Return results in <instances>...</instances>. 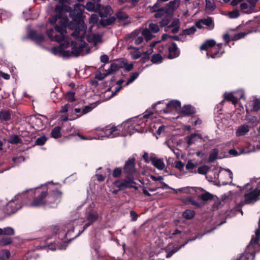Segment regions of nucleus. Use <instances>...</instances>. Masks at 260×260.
<instances>
[{
  "mask_svg": "<svg viewBox=\"0 0 260 260\" xmlns=\"http://www.w3.org/2000/svg\"><path fill=\"white\" fill-rule=\"evenodd\" d=\"M84 44H81L79 47L77 46L76 43L73 44L72 47V51L66 50V49L69 47V43L68 42H64L61 43L58 46L53 47L51 48V52L55 55H59L66 57H69L74 55L75 56H78L82 52L83 48L85 47L86 43L84 42Z\"/></svg>",
  "mask_w": 260,
  "mask_h": 260,
  "instance_id": "1",
  "label": "nucleus"
},
{
  "mask_svg": "<svg viewBox=\"0 0 260 260\" xmlns=\"http://www.w3.org/2000/svg\"><path fill=\"white\" fill-rule=\"evenodd\" d=\"M136 184L134 176L128 175H125L124 179H117L113 182V185L119 188V190H123L126 188H134L137 190L138 187L136 186Z\"/></svg>",
  "mask_w": 260,
  "mask_h": 260,
  "instance_id": "2",
  "label": "nucleus"
},
{
  "mask_svg": "<svg viewBox=\"0 0 260 260\" xmlns=\"http://www.w3.org/2000/svg\"><path fill=\"white\" fill-rule=\"evenodd\" d=\"M35 197L30 203V206L40 208L46 206L47 190H43L41 188H37L35 191Z\"/></svg>",
  "mask_w": 260,
  "mask_h": 260,
  "instance_id": "3",
  "label": "nucleus"
},
{
  "mask_svg": "<svg viewBox=\"0 0 260 260\" xmlns=\"http://www.w3.org/2000/svg\"><path fill=\"white\" fill-rule=\"evenodd\" d=\"M259 195L260 192L257 188L253 189L249 192L245 193L244 196L245 198L244 201L241 202L239 204L236 206L235 209L237 211L240 212L241 214H243L242 207L244 205V204H249L256 202L258 200Z\"/></svg>",
  "mask_w": 260,
  "mask_h": 260,
  "instance_id": "4",
  "label": "nucleus"
},
{
  "mask_svg": "<svg viewBox=\"0 0 260 260\" xmlns=\"http://www.w3.org/2000/svg\"><path fill=\"white\" fill-rule=\"evenodd\" d=\"M62 192L58 190L48 192L46 196V206L49 208H56L60 202Z\"/></svg>",
  "mask_w": 260,
  "mask_h": 260,
  "instance_id": "5",
  "label": "nucleus"
},
{
  "mask_svg": "<svg viewBox=\"0 0 260 260\" xmlns=\"http://www.w3.org/2000/svg\"><path fill=\"white\" fill-rule=\"evenodd\" d=\"M70 9V7L69 6H59L56 5L54 11L56 13V15L53 16L49 19V23L51 25H55L58 19H59L62 17L63 11H68Z\"/></svg>",
  "mask_w": 260,
  "mask_h": 260,
  "instance_id": "6",
  "label": "nucleus"
},
{
  "mask_svg": "<svg viewBox=\"0 0 260 260\" xmlns=\"http://www.w3.org/2000/svg\"><path fill=\"white\" fill-rule=\"evenodd\" d=\"M135 158L129 157L125 162L123 167V173L128 176H134L136 172L135 168Z\"/></svg>",
  "mask_w": 260,
  "mask_h": 260,
  "instance_id": "7",
  "label": "nucleus"
},
{
  "mask_svg": "<svg viewBox=\"0 0 260 260\" xmlns=\"http://www.w3.org/2000/svg\"><path fill=\"white\" fill-rule=\"evenodd\" d=\"M22 208L21 204L18 201L11 200L4 207V212L8 215L16 213Z\"/></svg>",
  "mask_w": 260,
  "mask_h": 260,
  "instance_id": "8",
  "label": "nucleus"
},
{
  "mask_svg": "<svg viewBox=\"0 0 260 260\" xmlns=\"http://www.w3.org/2000/svg\"><path fill=\"white\" fill-rule=\"evenodd\" d=\"M81 23L82 22H75L73 20L70 22H68L67 27L70 29L75 30V31L72 33L71 35L76 39H82L84 38L83 35L81 34L80 32V30H82L79 28V25L81 24Z\"/></svg>",
  "mask_w": 260,
  "mask_h": 260,
  "instance_id": "9",
  "label": "nucleus"
},
{
  "mask_svg": "<svg viewBox=\"0 0 260 260\" xmlns=\"http://www.w3.org/2000/svg\"><path fill=\"white\" fill-rule=\"evenodd\" d=\"M196 109L191 105H185L178 112L181 117L191 116L196 113Z\"/></svg>",
  "mask_w": 260,
  "mask_h": 260,
  "instance_id": "10",
  "label": "nucleus"
},
{
  "mask_svg": "<svg viewBox=\"0 0 260 260\" xmlns=\"http://www.w3.org/2000/svg\"><path fill=\"white\" fill-rule=\"evenodd\" d=\"M187 243L188 241H186L179 246L171 244H168L165 248V251L167 253L166 257L167 258L171 257L175 253L178 251L181 248L183 247Z\"/></svg>",
  "mask_w": 260,
  "mask_h": 260,
  "instance_id": "11",
  "label": "nucleus"
},
{
  "mask_svg": "<svg viewBox=\"0 0 260 260\" xmlns=\"http://www.w3.org/2000/svg\"><path fill=\"white\" fill-rule=\"evenodd\" d=\"M104 133L108 138H114L120 135L121 131L115 126H107L104 129Z\"/></svg>",
  "mask_w": 260,
  "mask_h": 260,
  "instance_id": "12",
  "label": "nucleus"
},
{
  "mask_svg": "<svg viewBox=\"0 0 260 260\" xmlns=\"http://www.w3.org/2000/svg\"><path fill=\"white\" fill-rule=\"evenodd\" d=\"M173 109L176 110L181 109V102L178 100H171L167 105L165 108L163 109L164 113H169L172 112Z\"/></svg>",
  "mask_w": 260,
  "mask_h": 260,
  "instance_id": "13",
  "label": "nucleus"
},
{
  "mask_svg": "<svg viewBox=\"0 0 260 260\" xmlns=\"http://www.w3.org/2000/svg\"><path fill=\"white\" fill-rule=\"evenodd\" d=\"M47 34L48 36V37L51 39L52 41H54L57 42H60L62 41H63L64 39V34H55L53 28H49L47 30Z\"/></svg>",
  "mask_w": 260,
  "mask_h": 260,
  "instance_id": "14",
  "label": "nucleus"
},
{
  "mask_svg": "<svg viewBox=\"0 0 260 260\" xmlns=\"http://www.w3.org/2000/svg\"><path fill=\"white\" fill-rule=\"evenodd\" d=\"M67 13H69V16L72 19L73 21L75 22H83L81 13L78 12L75 10H72L71 7H70L69 11H63L64 14H67Z\"/></svg>",
  "mask_w": 260,
  "mask_h": 260,
  "instance_id": "15",
  "label": "nucleus"
},
{
  "mask_svg": "<svg viewBox=\"0 0 260 260\" xmlns=\"http://www.w3.org/2000/svg\"><path fill=\"white\" fill-rule=\"evenodd\" d=\"M169 59H173L177 57L180 54V51L179 50L177 44L172 42L171 46L169 47Z\"/></svg>",
  "mask_w": 260,
  "mask_h": 260,
  "instance_id": "16",
  "label": "nucleus"
},
{
  "mask_svg": "<svg viewBox=\"0 0 260 260\" xmlns=\"http://www.w3.org/2000/svg\"><path fill=\"white\" fill-rule=\"evenodd\" d=\"M150 160L151 164L159 170H162L165 167V165L163 160L162 159L157 158L152 154L151 155Z\"/></svg>",
  "mask_w": 260,
  "mask_h": 260,
  "instance_id": "17",
  "label": "nucleus"
},
{
  "mask_svg": "<svg viewBox=\"0 0 260 260\" xmlns=\"http://www.w3.org/2000/svg\"><path fill=\"white\" fill-rule=\"evenodd\" d=\"M29 37L37 43H41L45 41V37L42 34H38L34 30L29 32Z\"/></svg>",
  "mask_w": 260,
  "mask_h": 260,
  "instance_id": "18",
  "label": "nucleus"
},
{
  "mask_svg": "<svg viewBox=\"0 0 260 260\" xmlns=\"http://www.w3.org/2000/svg\"><path fill=\"white\" fill-rule=\"evenodd\" d=\"M224 52V50L220 51L214 47L212 48L211 51L207 52L206 56L208 58L211 57L214 59L216 58H219L222 56Z\"/></svg>",
  "mask_w": 260,
  "mask_h": 260,
  "instance_id": "19",
  "label": "nucleus"
},
{
  "mask_svg": "<svg viewBox=\"0 0 260 260\" xmlns=\"http://www.w3.org/2000/svg\"><path fill=\"white\" fill-rule=\"evenodd\" d=\"M216 45V41L213 39L206 40L200 46L201 50L207 51L209 48H212Z\"/></svg>",
  "mask_w": 260,
  "mask_h": 260,
  "instance_id": "20",
  "label": "nucleus"
},
{
  "mask_svg": "<svg viewBox=\"0 0 260 260\" xmlns=\"http://www.w3.org/2000/svg\"><path fill=\"white\" fill-rule=\"evenodd\" d=\"M116 18L114 16H111L107 19H101L99 21V24L103 27L107 26L112 25L115 23Z\"/></svg>",
  "mask_w": 260,
  "mask_h": 260,
  "instance_id": "21",
  "label": "nucleus"
},
{
  "mask_svg": "<svg viewBox=\"0 0 260 260\" xmlns=\"http://www.w3.org/2000/svg\"><path fill=\"white\" fill-rule=\"evenodd\" d=\"M249 131V127L248 125L243 124L240 126L236 130V134L237 136H242L245 135Z\"/></svg>",
  "mask_w": 260,
  "mask_h": 260,
  "instance_id": "22",
  "label": "nucleus"
},
{
  "mask_svg": "<svg viewBox=\"0 0 260 260\" xmlns=\"http://www.w3.org/2000/svg\"><path fill=\"white\" fill-rule=\"evenodd\" d=\"M113 10L111 7L110 6H106L103 7L101 12H100V16L101 18H106L108 15L112 14Z\"/></svg>",
  "mask_w": 260,
  "mask_h": 260,
  "instance_id": "23",
  "label": "nucleus"
},
{
  "mask_svg": "<svg viewBox=\"0 0 260 260\" xmlns=\"http://www.w3.org/2000/svg\"><path fill=\"white\" fill-rule=\"evenodd\" d=\"M172 18V16L171 15H170L169 14H166L162 19L158 22L159 26L162 27L167 26V25H168L171 22Z\"/></svg>",
  "mask_w": 260,
  "mask_h": 260,
  "instance_id": "24",
  "label": "nucleus"
},
{
  "mask_svg": "<svg viewBox=\"0 0 260 260\" xmlns=\"http://www.w3.org/2000/svg\"><path fill=\"white\" fill-rule=\"evenodd\" d=\"M11 119V113L9 110H2L0 111V120L1 122L8 121Z\"/></svg>",
  "mask_w": 260,
  "mask_h": 260,
  "instance_id": "25",
  "label": "nucleus"
},
{
  "mask_svg": "<svg viewBox=\"0 0 260 260\" xmlns=\"http://www.w3.org/2000/svg\"><path fill=\"white\" fill-rule=\"evenodd\" d=\"M99 215L96 211H91L88 213L87 215V221L90 222V223H93L95 221L98 219Z\"/></svg>",
  "mask_w": 260,
  "mask_h": 260,
  "instance_id": "26",
  "label": "nucleus"
},
{
  "mask_svg": "<svg viewBox=\"0 0 260 260\" xmlns=\"http://www.w3.org/2000/svg\"><path fill=\"white\" fill-rule=\"evenodd\" d=\"M116 19H117L119 21L124 20L129 18V16L122 10H118L115 14Z\"/></svg>",
  "mask_w": 260,
  "mask_h": 260,
  "instance_id": "27",
  "label": "nucleus"
},
{
  "mask_svg": "<svg viewBox=\"0 0 260 260\" xmlns=\"http://www.w3.org/2000/svg\"><path fill=\"white\" fill-rule=\"evenodd\" d=\"M224 100L231 102L233 104L236 105L238 102V98L235 97L232 93H225L224 94Z\"/></svg>",
  "mask_w": 260,
  "mask_h": 260,
  "instance_id": "28",
  "label": "nucleus"
},
{
  "mask_svg": "<svg viewBox=\"0 0 260 260\" xmlns=\"http://www.w3.org/2000/svg\"><path fill=\"white\" fill-rule=\"evenodd\" d=\"M202 24L208 27L209 30H212L214 27L213 20L211 17L202 19Z\"/></svg>",
  "mask_w": 260,
  "mask_h": 260,
  "instance_id": "29",
  "label": "nucleus"
},
{
  "mask_svg": "<svg viewBox=\"0 0 260 260\" xmlns=\"http://www.w3.org/2000/svg\"><path fill=\"white\" fill-rule=\"evenodd\" d=\"M255 258V253L253 252H245L243 253L241 256L236 260H254Z\"/></svg>",
  "mask_w": 260,
  "mask_h": 260,
  "instance_id": "30",
  "label": "nucleus"
},
{
  "mask_svg": "<svg viewBox=\"0 0 260 260\" xmlns=\"http://www.w3.org/2000/svg\"><path fill=\"white\" fill-rule=\"evenodd\" d=\"M168 14V9L167 8V7H162L160 9H159L157 12H156L154 14V17L156 18H163L164 16Z\"/></svg>",
  "mask_w": 260,
  "mask_h": 260,
  "instance_id": "31",
  "label": "nucleus"
},
{
  "mask_svg": "<svg viewBox=\"0 0 260 260\" xmlns=\"http://www.w3.org/2000/svg\"><path fill=\"white\" fill-rule=\"evenodd\" d=\"M8 143L11 144H22V140L18 135H12L8 140Z\"/></svg>",
  "mask_w": 260,
  "mask_h": 260,
  "instance_id": "32",
  "label": "nucleus"
},
{
  "mask_svg": "<svg viewBox=\"0 0 260 260\" xmlns=\"http://www.w3.org/2000/svg\"><path fill=\"white\" fill-rule=\"evenodd\" d=\"M61 127L60 126H56L53 128L51 132V136L55 139L59 138L61 136Z\"/></svg>",
  "mask_w": 260,
  "mask_h": 260,
  "instance_id": "33",
  "label": "nucleus"
},
{
  "mask_svg": "<svg viewBox=\"0 0 260 260\" xmlns=\"http://www.w3.org/2000/svg\"><path fill=\"white\" fill-rule=\"evenodd\" d=\"M240 9L242 11V13L246 14H250L253 11L251 7L246 3H241L240 5Z\"/></svg>",
  "mask_w": 260,
  "mask_h": 260,
  "instance_id": "34",
  "label": "nucleus"
},
{
  "mask_svg": "<svg viewBox=\"0 0 260 260\" xmlns=\"http://www.w3.org/2000/svg\"><path fill=\"white\" fill-rule=\"evenodd\" d=\"M59 19L60 20L58 22V24L67 30L68 22L69 21L68 15L63 13L62 17H60Z\"/></svg>",
  "mask_w": 260,
  "mask_h": 260,
  "instance_id": "35",
  "label": "nucleus"
},
{
  "mask_svg": "<svg viewBox=\"0 0 260 260\" xmlns=\"http://www.w3.org/2000/svg\"><path fill=\"white\" fill-rule=\"evenodd\" d=\"M215 197L209 192H206L200 194L199 198L203 201H208L213 200L215 199Z\"/></svg>",
  "mask_w": 260,
  "mask_h": 260,
  "instance_id": "36",
  "label": "nucleus"
},
{
  "mask_svg": "<svg viewBox=\"0 0 260 260\" xmlns=\"http://www.w3.org/2000/svg\"><path fill=\"white\" fill-rule=\"evenodd\" d=\"M15 234L14 230L11 227H6L4 229L0 228L1 235H9L12 236Z\"/></svg>",
  "mask_w": 260,
  "mask_h": 260,
  "instance_id": "37",
  "label": "nucleus"
},
{
  "mask_svg": "<svg viewBox=\"0 0 260 260\" xmlns=\"http://www.w3.org/2000/svg\"><path fill=\"white\" fill-rule=\"evenodd\" d=\"M196 213L192 210L186 209L182 213V216L186 219L190 220L195 216Z\"/></svg>",
  "mask_w": 260,
  "mask_h": 260,
  "instance_id": "38",
  "label": "nucleus"
},
{
  "mask_svg": "<svg viewBox=\"0 0 260 260\" xmlns=\"http://www.w3.org/2000/svg\"><path fill=\"white\" fill-rule=\"evenodd\" d=\"M120 68L121 67L118 64L113 63L110 65V67L108 70H106L105 72H107V75H109L115 73L118 71Z\"/></svg>",
  "mask_w": 260,
  "mask_h": 260,
  "instance_id": "39",
  "label": "nucleus"
},
{
  "mask_svg": "<svg viewBox=\"0 0 260 260\" xmlns=\"http://www.w3.org/2000/svg\"><path fill=\"white\" fill-rule=\"evenodd\" d=\"M218 154V149L216 148L213 149L210 154H209L208 161L209 162H214L217 157Z\"/></svg>",
  "mask_w": 260,
  "mask_h": 260,
  "instance_id": "40",
  "label": "nucleus"
},
{
  "mask_svg": "<svg viewBox=\"0 0 260 260\" xmlns=\"http://www.w3.org/2000/svg\"><path fill=\"white\" fill-rule=\"evenodd\" d=\"M163 58L159 53H155L152 55L151 58V61L153 63H160L162 62Z\"/></svg>",
  "mask_w": 260,
  "mask_h": 260,
  "instance_id": "41",
  "label": "nucleus"
},
{
  "mask_svg": "<svg viewBox=\"0 0 260 260\" xmlns=\"http://www.w3.org/2000/svg\"><path fill=\"white\" fill-rule=\"evenodd\" d=\"M180 3L179 0H173L170 1L167 5L168 11L171 10L172 12L174 11Z\"/></svg>",
  "mask_w": 260,
  "mask_h": 260,
  "instance_id": "42",
  "label": "nucleus"
},
{
  "mask_svg": "<svg viewBox=\"0 0 260 260\" xmlns=\"http://www.w3.org/2000/svg\"><path fill=\"white\" fill-rule=\"evenodd\" d=\"M252 108L251 111L257 112L260 109V100L256 99L251 102Z\"/></svg>",
  "mask_w": 260,
  "mask_h": 260,
  "instance_id": "43",
  "label": "nucleus"
},
{
  "mask_svg": "<svg viewBox=\"0 0 260 260\" xmlns=\"http://www.w3.org/2000/svg\"><path fill=\"white\" fill-rule=\"evenodd\" d=\"M209 169V167L207 166H202L201 167H199L197 170V171H191V173H199L202 175H205L207 173Z\"/></svg>",
  "mask_w": 260,
  "mask_h": 260,
  "instance_id": "44",
  "label": "nucleus"
},
{
  "mask_svg": "<svg viewBox=\"0 0 260 260\" xmlns=\"http://www.w3.org/2000/svg\"><path fill=\"white\" fill-rule=\"evenodd\" d=\"M206 10L213 11L216 8L214 0H205Z\"/></svg>",
  "mask_w": 260,
  "mask_h": 260,
  "instance_id": "45",
  "label": "nucleus"
},
{
  "mask_svg": "<svg viewBox=\"0 0 260 260\" xmlns=\"http://www.w3.org/2000/svg\"><path fill=\"white\" fill-rule=\"evenodd\" d=\"M48 140V138L45 136H42L38 138L35 142V145L42 146L44 145Z\"/></svg>",
  "mask_w": 260,
  "mask_h": 260,
  "instance_id": "46",
  "label": "nucleus"
},
{
  "mask_svg": "<svg viewBox=\"0 0 260 260\" xmlns=\"http://www.w3.org/2000/svg\"><path fill=\"white\" fill-rule=\"evenodd\" d=\"M197 29L195 26L183 29L180 35H190L195 33Z\"/></svg>",
  "mask_w": 260,
  "mask_h": 260,
  "instance_id": "47",
  "label": "nucleus"
},
{
  "mask_svg": "<svg viewBox=\"0 0 260 260\" xmlns=\"http://www.w3.org/2000/svg\"><path fill=\"white\" fill-rule=\"evenodd\" d=\"M122 174V169L120 167L115 168L112 172V176L114 178H118Z\"/></svg>",
  "mask_w": 260,
  "mask_h": 260,
  "instance_id": "48",
  "label": "nucleus"
},
{
  "mask_svg": "<svg viewBox=\"0 0 260 260\" xmlns=\"http://www.w3.org/2000/svg\"><path fill=\"white\" fill-rule=\"evenodd\" d=\"M12 242V239L10 237H4L0 240V245L4 246L10 244Z\"/></svg>",
  "mask_w": 260,
  "mask_h": 260,
  "instance_id": "49",
  "label": "nucleus"
},
{
  "mask_svg": "<svg viewBox=\"0 0 260 260\" xmlns=\"http://www.w3.org/2000/svg\"><path fill=\"white\" fill-rule=\"evenodd\" d=\"M142 35L146 41L150 40L152 38L151 32L148 29H145L142 31Z\"/></svg>",
  "mask_w": 260,
  "mask_h": 260,
  "instance_id": "50",
  "label": "nucleus"
},
{
  "mask_svg": "<svg viewBox=\"0 0 260 260\" xmlns=\"http://www.w3.org/2000/svg\"><path fill=\"white\" fill-rule=\"evenodd\" d=\"M92 110V108L90 106H86L84 107V108L82 110V112L80 114L77 115V118L80 117L83 115H85L89 112H90Z\"/></svg>",
  "mask_w": 260,
  "mask_h": 260,
  "instance_id": "51",
  "label": "nucleus"
},
{
  "mask_svg": "<svg viewBox=\"0 0 260 260\" xmlns=\"http://www.w3.org/2000/svg\"><path fill=\"white\" fill-rule=\"evenodd\" d=\"M187 201L188 202H190L192 205H193L198 208H201L203 205V204L202 203H199L198 201H196L193 199V198H192L191 197H189L187 198Z\"/></svg>",
  "mask_w": 260,
  "mask_h": 260,
  "instance_id": "52",
  "label": "nucleus"
},
{
  "mask_svg": "<svg viewBox=\"0 0 260 260\" xmlns=\"http://www.w3.org/2000/svg\"><path fill=\"white\" fill-rule=\"evenodd\" d=\"M229 17L231 19L237 18L239 17L240 13L238 9H235L228 13Z\"/></svg>",
  "mask_w": 260,
  "mask_h": 260,
  "instance_id": "53",
  "label": "nucleus"
},
{
  "mask_svg": "<svg viewBox=\"0 0 260 260\" xmlns=\"http://www.w3.org/2000/svg\"><path fill=\"white\" fill-rule=\"evenodd\" d=\"M66 99L70 102H74L76 100L75 98V92L72 91L68 92L66 94Z\"/></svg>",
  "mask_w": 260,
  "mask_h": 260,
  "instance_id": "54",
  "label": "nucleus"
},
{
  "mask_svg": "<svg viewBox=\"0 0 260 260\" xmlns=\"http://www.w3.org/2000/svg\"><path fill=\"white\" fill-rule=\"evenodd\" d=\"M180 21L178 19L173 20L171 23L165 28V31H167L169 28L175 27L177 26H179Z\"/></svg>",
  "mask_w": 260,
  "mask_h": 260,
  "instance_id": "55",
  "label": "nucleus"
},
{
  "mask_svg": "<svg viewBox=\"0 0 260 260\" xmlns=\"http://www.w3.org/2000/svg\"><path fill=\"white\" fill-rule=\"evenodd\" d=\"M151 32L153 33H157L159 31V28L157 24L154 23H150L149 25V29Z\"/></svg>",
  "mask_w": 260,
  "mask_h": 260,
  "instance_id": "56",
  "label": "nucleus"
},
{
  "mask_svg": "<svg viewBox=\"0 0 260 260\" xmlns=\"http://www.w3.org/2000/svg\"><path fill=\"white\" fill-rule=\"evenodd\" d=\"M197 166V163H193L191 160H189L187 161L186 165V169L188 170L190 172H191V170L195 168Z\"/></svg>",
  "mask_w": 260,
  "mask_h": 260,
  "instance_id": "57",
  "label": "nucleus"
},
{
  "mask_svg": "<svg viewBox=\"0 0 260 260\" xmlns=\"http://www.w3.org/2000/svg\"><path fill=\"white\" fill-rule=\"evenodd\" d=\"M215 198L216 199V200L214 199L213 200H214L215 202L213 204L212 207V210L214 211L220 208L221 204V202L216 196L215 197Z\"/></svg>",
  "mask_w": 260,
  "mask_h": 260,
  "instance_id": "58",
  "label": "nucleus"
},
{
  "mask_svg": "<svg viewBox=\"0 0 260 260\" xmlns=\"http://www.w3.org/2000/svg\"><path fill=\"white\" fill-rule=\"evenodd\" d=\"M54 29L56 32L59 34H65L67 32V30L59 24H55Z\"/></svg>",
  "mask_w": 260,
  "mask_h": 260,
  "instance_id": "59",
  "label": "nucleus"
},
{
  "mask_svg": "<svg viewBox=\"0 0 260 260\" xmlns=\"http://www.w3.org/2000/svg\"><path fill=\"white\" fill-rule=\"evenodd\" d=\"M24 160L25 158L22 156H14L12 158V161L15 164H19Z\"/></svg>",
  "mask_w": 260,
  "mask_h": 260,
  "instance_id": "60",
  "label": "nucleus"
},
{
  "mask_svg": "<svg viewBox=\"0 0 260 260\" xmlns=\"http://www.w3.org/2000/svg\"><path fill=\"white\" fill-rule=\"evenodd\" d=\"M85 9L90 12H93L95 10V4L91 2H88L85 6Z\"/></svg>",
  "mask_w": 260,
  "mask_h": 260,
  "instance_id": "61",
  "label": "nucleus"
},
{
  "mask_svg": "<svg viewBox=\"0 0 260 260\" xmlns=\"http://www.w3.org/2000/svg\"><path fill=\"white\" fill-rule=\"evenodd\" d=\"M153 52V49L150 48L148 50H147L146 51L144 52L143 53V57L142 58V59H149V56L151 55Z\"/></svg>",
  "mask_w": 260,
  "mask_h": 260,
  "instance_id": "62",
  "label": "nucleus"
},
{
  "mask_svg": "<svg viewBox=\"0 0 260 260\" xmlns=\"http://www.w3.org/2000/svg\"><path fill=\"white\" fill-rule=\"evenodd\" d=\"M246 34L245 32H240L234 35L233 38L232 39V40H237L244 38Z\"/></svg>",
  "mask_w": 260,
  "mask_h": 260,
  "instance_id": "63",
  "label": "nucleus"
},
{
  "mask_svg": "<svg viewBox=\"0 0 260 260\" xmlns=\"http://www.w3.org/2000/svg\"><path fill=\"white\" fill-rule=\"evenodd\" d=\"M175 167L180 171H182L184 167V164L181 160L176 161Z\"/></svg>",
  "mask_w": 260,
  "mask_h": 260,
  "instance_id": "64",
  "label": "nucleus"
}]
</instances>
